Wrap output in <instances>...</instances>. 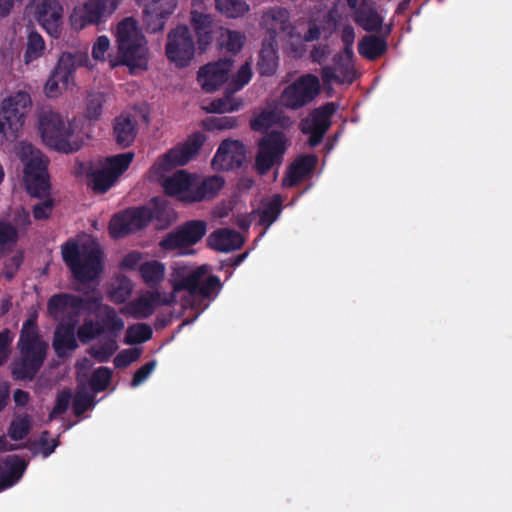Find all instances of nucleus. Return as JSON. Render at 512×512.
<instances>
[{
  "mask_svg": "<svg viewBox=\"0 0 512 512\" xmlns=\"http://www.w3.org/2000/svg\"><path fill=\"white\" fill-rule=\"evenodd\" d=\"M318 163V158L314 154L302 155L297 157L288 167L282 185L286 188L297 186L307 176L312 174Z\"/></svg>",
  "mask_w": 512,
  "mask_h": 512,
  "instance_id": "393cba45",
  "label": "nucleus"
},
{
  "mask_svg": "<svg viewBox=\"0 0 512 512\" xmlns=\"http://www.w3.org/2000/svg\"><path fill=\"white\" fill-rule=\"evenodd\" d=\"M190 174L187 170H178L171 176L166 177L162 182L164 193L180 201V197L183 196L185 189L190 184Z\"/></svg>",
  "mask_w": 512,
  "mask_h": 512,
  "instance_id": "c9c22d12",
  "label": "nucleus"
},
{
  "mask_svg": "<svg viewBox=\"0 0 512 512\" xmlns=\"http://www.w3.org/2000/svg\"><path fill=\"white\" fill-rule=\"evenodd\" d=\"M207 246L219 252H231L239 249L244 240L235 230L221 228L212 232L207 238Z\"/></svg>",
  "mask_w": 512,
  "mask_h": 512,
  "instance_id": "cd10ccee",
  "label": "nucleus"
},
{
  "mask_svg": "<svg viewBox=\"0 0 512 512\" xmlns=\"http://www.w3.org/2000/svg\"><path fill=\"white\" fill-rule=\"evenodd\" d=\"M153 221L157 230H165L172 224V217L166 205L153 198L151 205L130 207V234L141 231Z\"/></svg>",
  "mask_w": 512,
  "mask_h": 512,
  "instance_id": "ddd939ff",
  "label": "nucleus"
},
{
  "mask_svg": "<svg viewBox=\"0 0 512 512\" xmlns=\"http://www.w3.org/2000/svg\"><path fill=\"white\" fill-rule=\"evenodd\" d=\"M20 357L12 366V374L18 379H31L41 367L48 344L42 340L34 319L27 320L18 341Z\"/></svg>",
  "mask_w": 512,
  "mask_h": 512,
  "instance_id": "7ed1b4c3",
  "label": "nucleus"
},
{
  "mask_svg": "<svg viewBox=\"0 0 512 512\" xmlns=\"http://www.w3.org/2000/svg\"><path fill=\"white\" fill-rule=\"evenodd\" d=\"M190 23L197 36L199 49L205 51L213 40L214 19L211 14L192 10Z\"/></svg>",
  "mask_w": 512,
  "mask_h": 512,
  "instance_id": "c85d7f7f",
  "label": "nucleus"
},
{
  "mask_svg": "<svg viewBox=\"0 0 512 512\" xmlns=\"http://www.w3.org/2000/svg\"><path fill=\"white\" fill-rule=\"evenodd\" d=\"M286 138L283 132L273 130L258 143L255 157V169L260 175H266L274 165L281 164L286 152Z\"/></svg>",
  "mask_w": 512,
  "mask_h": 512,
  "instance_id": "9b49d317",
  "label": "nucleus"
},
{
  "mask_svg": "<svg viewBox=\"0 0 512 512\" xmlns=\"http://www.w3.org/2000/svg\"><path fill=\"white\" fill-rule=\"evenodd\" d=\"M79 131L76 117L52 109H44L38 114V135L42 143L53 150L62 153L79 150L83 144Z\"/></svg>",
  "mask_w": 512,
  "mask_h": 512,
  "instance_id": "f257e3e1",
  "label": "nucleus"
},
{
  "mask_svg": "<svg viewBox=\"0 0 512 512\" xmlns=\"http://www.w3.org/2000/svg\"><path fill=\"white\" fill-rule=\"evenodd\" d=\"M280 113L276 110H263L250 120V128L255 132H265L280 122Z\"/></svg>",
  "mask_w": 512,
  "mask_h": 512,
  "instance_id": "a19ab883",
  "label": "nucleus"
},
{
  "mask_svg": "<svg viewBox=\"0 0 512 512\" xmlns=\"http://www.w3.org/2000/svg\"><path fill=\"white\" fill-rule=\"evenodd\" d=\"M190 184L185 189L180 201L184 204H195L214 199L225 185V180L219 175L201 176L191 173Z\"/></svg>",
  "mask_w": 512,
  "mask_h": 512,
  "instance_id": "f3484780",
  "label": "nucleus"
},
{
  "mask_svg": "<svg viewBox=\"0 0 512 512\" xmlns=\"http://www.w3.org/2000/svg\"><path fill=\"white\" fill-rule=\"evenodd\" d=\"M18 239V232L13 225L0 222V254L10 249Z\"/></svg>",
  "mask_w": 512,
  "mask_h": 512,
  "instance_id": "3c124183",
  "label": "nucleus"
},
{
  "mask_svg": "<svg viewBox=\"0 0 512 512\" xmlns=\"http://www.w3.org/2000/svg\"><path fill=\"white\" fill-rule=\"evenodd\" d=\"M143 22L146 31L157 33L164 29L167 20L178 7L177 0H143Z\"/></svg>",
  "mask_w": 512,
  "mask_h": 512,
  "instance_id": "a211bd4d",
  "label": "nucleus"
},
{
  "mask_svg": "<svg viewBox=\"0 0 512 512\" xmlns=\"http://www.w3.org/2000/svg\"><path fill=\"white\" fill-rule=\"evenodd\" d=\"M246 160V147L239 140H224L219 145L212 166L216 170L231 171L240 168Z\"/></svg>",
  "mask_w": 512,
  "mask_h": 512,
  "instance_id": "412c9836",
  "label": "nucleus"
},
{
  "mask_svg": "<svg viewBox=\"0 0 512 512\" xmlns=\"http://www.w3.org/2000/svg\"><path fill=\"white\" fill-rule=\"evenodd\" d=\"M206 141V136L200 131L190 134L185 141L178 143L159 156L152 166L155 174L170 172L177 167L187 165L194 159Z\"/></svg>",
  "mask_w": 512,
  "mask_h": 512,
  "instance_id": "6e6552de",
  "label": "nucleus"
},
{
  "mask_svg": "<svg viewBox=\"0 0 512 512\" xmlns=\"http://www.w3.org/2000/svg\"><path fill=\"white\" fill-rule=\"evenodd\" d=\"M328 54V45H317L314 46L313 49L310 51L309 57L313 63L321 64L322 61L328 56Z\"/></svg>",
  "mask_w": 512,
  "mask_h": 512,
  "instance_id": "774afa93",
  "label": "nucleus"
},
{
  "mask_svg": "<svg viewBox=\"0 0 512 512\" xmlns=\"http://www.w3.org/2000/svg\"><path fill=\"white\" fill-rule=\"evenodd\" d=\"M109 233L114 239L123 238L128 233V212L123 210L115 214L109 223Z\"/></svg>",
  "mask_w": 512,
  "mask_h": 512,
  "instance_id": "49530a36",
  "label": "nucleus"
},
{
  "mask_svg": "<svg viewBox=\"0 0 512 512\" xmlns=\"http://www.w3.org/2000/svg\"><path fill=\"white\" fill-rule=\"evenodd\" d=\"M32 419L27 414L17 415L11 422L8 430L9 436L13 440L23 439L31 428Z\"/></svg>",
  "mask_w": 512,
  "mask_h": 512,
  "instance_id": "a18cd8bd",
  "label": "nucleus"
},
{
  "mask_svg": "<svg viewBox=\"0 0 512 512\" xmlns=\"http://www.w3.org/2000/svg\"><path fill=\"white\" fill-rule=\"evenodd\" d=\"M104 96L100 92H92L87 97L85 117L89 120H98L102 113Z\"/></svg>",
  "mask_w": 512,
  "mask_h": 512,
  "instance_id": "603ef678",
  "label": "nucleus"
},
{
  "mask_svg": "<svg viewBox=\"0 0 512 512\" xmlns=\"http://www.w3.org/2000/svg\"><path fill=\"white\" fill-rule=\"evenodd\" d=\"M101 249L94 239H87L80 245L67 242L62 246V256L74 277L80 282L92 281L102 270Z\"/></svg>",
  "mask_w": 512,
  "mask_h": 512,
  "instance_id": "39448f33",
  "label": "nucleus"
},
{
  "mask_svg": "<svg viewBox=\"0 0 512 512\" xmlns=\"http://www.w3.org/2000/svg\"><path fill=\"white\" fill-rule=\"evenodd\" d=\"M210 270L207 264L190 269L186 265L176 264L172 267L169 282L172 286L173 294L177 297V293L187 291L191 297H201L210 299L218 294L222 284L220 278L216 275L205 277Z\"/></svg>",
  "mask_w": 512,
  "mask_h": 512,
  "instance_id": "f03ea898",
  "label": "nucleus"
},
{
  "mask_svg": "<svg viewBox=\"0 0 512 512\" xmlns=\"http://www.w3.org/2000/svg\"><path fill=\"white\" fill-rule=\"evenodd\" d=\"M14 153L24 165V183L29 194L40 197L49 189L47 160L40 150L27 141L14 146Z\"/></svg>",
  "mask_w": 512,
  "mask_h": 512,
  "instance_id": "423d86ee",
  "label": "nucleus"
},
{
  "mask_svg": "<svg viewBox=\"0 0 512 512\" xmlns=\"http://www.w3.org/2000/svg\"><path fill=\"white\" fill-rule=\"evenodd\" d=\"M82 309V301L68 294L52 296L48 301V312L56 320L79 314Z\"/></svg>",
  "mask_w": 512,
  "mask_h": 512,
  "instance_id": "a878e982",
  "label": "nucleus"
},
{
  "mask_svg": "<svg viewBox=\"0 0 512 512\" xmlns=\"http://www.w3.org/2000/svg\"><path fill=\"white\" fill-rule=\"evenodd\" d=\"M26 462L16 455L7 456L0 462V491L19 481L26 469Z\"/></svg>",
  "mask_w": 512,
  "mask_h": 512,
  "instance_id": "473e14b6",
  "label": "nucleus"
},
{
  "mask_svg": "<svg viewBox=\"0 0 512 512\" xmlns=\"http://www.w3.org/2000/svg\"><path fill=\"white\" fill-rule=\"evenodd\" d=\"M207 232L205 220H188L167 233L159 242L164 251L189 248L202 240Z\"/></svg>",
  "mask_w": 512,
  "mask_h": 512,
  "instance_id": "f8f14e48",
  "label": "nucleus"
},
{
  "mask_svg": "<svg viewBox=\"0 0 512 512\" xmlns=\"http://www.w3.org/2000/svg\"><path fill=\"white\" fill-rule=\"evenodd\" d=\"M219 12L229 18H238L249 11V5L245 0H215Z\"/></svg>",
  "mask_w": 512,
  "mask_h": 512,
  "instance_id": "79ce46f5",
  "label": "nucleus"
},
{
  "mask_svg": "<svg viewBox=\"0 0 512 512\" xmlns=\"http://www.w3.org/2000/svg\"><path fill=\"white\" fill-rule=\"evenodd\" d=\"M110 380V371L105 367L98 368L91 378V388L94 391H102L104 390Z\"/></svg>",
  "mask_w": 512,
  "mask_h": 512,
  "instance_id": "e2e57ef3",
  "label": "nucleus"
},
{
  "mask_svg": "<svg viewBox=\"0 0 512 512\" xmlns=\"http://www.w3.org/2000/svg\"><path fill=\"white\" fill-rule=\"evenodd\" d=\"M46 50L43 37L36 31H30L27 36L26 50L23 61L26 65L42 57Z\"/></svg>",
  "mask_w": 512,
  "mask_h": 512,
  "instance_id": "58836bf2",
  "label": "nucleus"
},
{
  "mask_svg": "<svg viewBox=\"0 0 512 512\" xmlns=\"http://www.w3.org/2000/svg\"><path fill=\"white\" fill-rule=\"evenodd\" d=\"M355 21L367 32H378L383 25V18L373 8H360L355 13Z\"/></svg>",
  "mask_w": 512,
  "mask_h": 512,
  "instance_id": "4c0bfd02",
  "label": "nucleus"
},
{
  "mask_svg": "<svg viewBox=\"0 0 512 512\" xmlns=\"http://www.w3.org/2000/svg\"><path fill=\"white\" fill-rule=\"evenodd\" d=\"M177 297L173 294L161 293L158 290L147 291L134 301H130V316L143 319L151 316L158 306H173Z\"/></svg>",
  "mask_w": 512,
  "mask_h": 512,
  "instance_id": "5701e85b",
  "label": "nucleus"
},
{
  "mask_svg": "<svg viewBox=\"0 0 512 512\" xmlns=\"http://www.w3.org/2000/svg\"><path fill=\"white\" fill-rule=\"evenodd\" d=\"M283 209L281 195L275 194L271 199L262 204V208L256 212L259 214V224L265 228L270 227L279 217Z\"/></svg>",
  "mask_w": 512,
  "mask_h": 512,
  "instance_id": "e433bc0d",
  "label": "nucleus"
},
{
  "mask_svg": "<svg viewBox=\"0 0 512 512\" xmlns=\"http://www.w3.org/2000/svg\"><path fill=\"white\" fill-rule=\"evenodd\" d=\"M243 105L242 100L226 94L222 98L212 100L208 105H203L202 109L207 113L224 114L238 111Z\"/></svg>",
  "mask_w": 512,
  "mask_h": 512,
  "instance_id": "ea45409f",
  "label": "nucleus"
},
{
  "mask_svg": "<svg viewBox=\"0 0 512 512\" xmlns=\"http://www.w3.org/2000/svg\"><path fill=\"white\" fill-rule=\"evenodd\" d=\"M233 63L234 59L232 57H225L202 66L197 75V80L202 89L211 93L221 87L228 80Z\"/></svg>",
  "mask_w": 512,
  "mask_h": 512,
  "instance_id": "aec40b11",
  "label": "nucleus"
},
{
  "mask_svg": "<svg viewBox=\"0 0 512 512\" xmlns=\"http://www.w3.org/2000/svg\"><path fill=\"white\" fill-rule=\"evenodd\" d=\"M111 68L128 64V18L118 23L115 30V50L109 54Z\"/></svg>",
  "mask_w": 512,
  "mask_h": 512,
  "instance_id": "2f4dec72",
  "label": "nucleus"
},
{
  "mask_svg": "<svg viewBox=\"0 0 512 512\" xmlns=\"http://www.w3.org/2000/svg\"><path fill=\"white\" fill-rule=\"evenodd\" d=\"M264 20L271 33L270 38L274 37L276 40V36L280 34L286 39H293L299 36L291 22L290 12L286 8L276 6L269 9L264 15Z\"/></svg>",
  "mask_w": 512,
  "mask_h": 512,
  "instance_id": "b1692460",
  "label": "nucleus"
},
{
  "mask_svg": "<svg viewBox=\"0 0 512 512\" xmlns=\"http://www.w3.org/2000/svg\"><path fill=\"white\" fill-rule=\"evenodd\" d=\"M221 46L233 55H236L241 51L244 42L245 35L238 31L227 30L225 35H222Z\"/></svg>",
  "mask_w": 512,
  "mask_h": 512,
  "instance_id": "de8ad7c7",
  "label": "nucleus"
},
{
  "mask_svg": "<svg viewBox=\"0 0 512 512\" xmlns=\"http://www.w3.org/2000/svg\"><path fill=\"white\" fill-rule=\"evenodd\" d=\"M13 341V334L5 329L0 332V366H2L10 355V345Z\"/></svg>",
  "mask_w": 512,
  "mask_h": 512,
  "instance_id": "69168bd1",
  "label": "nucleus"
},
{
  "mask_svg": "<svg viewBox=\"0 0 512 512\" xmlns=\"http://www.w3.org/2000/svg\"><path fill=\"white\" fill-rule=\"evenodd\" d=\"M357 48L360 56L369 61H375L387 52L388 43L384 37L370 34L360 39Z\"/></svg>",
  "mask_w": 512,
  "mask_h": 512,
  "instance_id": "f704fd0d",
  "label": "nucleus"
},
{
  "mask_svg": "<svg viewBox=\"0 0 512 512\" xmlns=\"http://www.w3.org/2000/svg\"><path fill=\"white\" fill-rule=\"evenodd\" d=\"M320 89L318 77L305 74L283 89L280 102L287 109L298 110L311 103L319 95Z\"/></svg>",
  "mask_w": 512,
  "mask_h": 512,
  "instance_id": "9d476101",
  "label": "nucleus"
},
{
  "mask_svg": "<svg viewBox=\"0 0 512 512\" xmlns=\"http://www.w3.org/2000/svg\"><path fill=\"white\" fill-rule=\"evenodd\" d=\"M70 398L71 394L69 391H62L61 393L58 394L56 405L54 406L49 415V420H52L66 412L70 404Z\"/></svg>",
  "mask_w": 512,
  "mask_h": 512,
  "instance_id": "0e129e2a",
  "label": "nucleus"
},
{
  "mask_svg": "<svg viewBox=\"0 0 512 512\" xmlns=\"http://www.w3.org/2000/svg\"><path fill=\"white\" fill-rule=\"evenodd\" d=\"M132 111L133 114L130 113V143L137 134L136 126L138 123L142 122L145 126H147L150 122L147 105H135L133 106Z\"/></svg>",
  "mask_w": 512,
  "mask_h": 512,
  "instance_id": "8fccbe9b",
  "label": "nucleus"
},
{
  "mask_svg": "<svg viewBox=\"0 0 512 512\" xmlns=\"http://www.w3.org/2000/svg\"><path fill=\"white\" fill-rule=\"evenodd\" d=\"M336 109L337 106L334 102H327L314 109L308 117L301 121L300 129L327 133L331 126V117Z\"/></svg>",
  "mask_w": 512,
  "mask_h": 512,
  "instance_id": "bb28decb",
  "label": "nucleus"
},
{
  "mask_svg": "<svg viewBox=\"0 0 512 512\" xmlns=\"http://www.w3.org/2000/svg\"><path fill=\"white\" fill-rule=\"evenodd\" d=\"M117 7V0H85L73 9L70 15L71 26L75 30H82L88 25H97L112 15Z\"/></svg>",
  "mask_w": 512,
  "mask_h": 512,
  "instance_id": "4468645a",
  "label": "nucleus"
},
{
  "mask_svg": "<svg viewBox=\"0 0 512 512\" xmlns=\"http://www.w3.org/2000/svg\"><path fill=\"white\" fill-rule=\"evenodd\" d=\"M334 67L341 75L342 83L352 84L356 79L354 64L344 58L341 53H336L333 57Z\"/></svg>",
  "mask_w": 512,
  "mask_h": 512,
  "instance_id": "37998d69",
  "label": "nucleus"
},
{
  "mask_svg": "<svg viewBox=\"0 0 512 512\" xmlns=\"http://www.w3.org/2000/svg\"><path fill=\"white\" fill-rule=\"evenodd\" d=\"M34 16L52 37L60 35L63 23V7L57 0H39L34 3Z\"/></svg>",
  "mask_w": 512,
  "mask_h": 512,
  "instance_id": "4be33fe9",
  "label": "nucleus"
},
{
  "mask_svg": "<svg viewBox=\"0 0 512 512\" xmlns=\"http://www.w3.org/2000/svg\"><path fill=\"white\" fill-rule=\"evenodd\" d=\"M279 63L278 43L273 38L265 39L259 51L257 71L261 76H272L276 73Z\"/></svg>",
  "mask_w": 512,
  "mask_h": 512,
  "instance_id": "7c9ffc66",
  "label": "nucleus"
},
{
  "mask_svg": "<svg viewBox=\"0 0 512 512\" xmlns=\"http://www.w3.org/2000/svg\"><path fill=\"white\" fill-rule=\"evenodd\" d=\"M82 57V55L71 53H63L60 56L56 67L44 86L46 96L50 98L58 97L74 86L73 72Z\"/></svg>",
  "mask_w": 512,
  "mask_h": 512,
  "instance_id": "dca6fc26",
  "label": "nucleus"
},
{
  "mask_svg": "<svg viewBox=\"0 0 512 512\" xmlns=\"http://www.w3.org/2000/svg\"><path fill=\"white\" fill-rule=\"evenodd\" d=\"M52 346L58 357L69 356L77 349L75 338V323H60L54 333Z\"/></svg>",
  "mask_w": 512,
  "mask_h": 512,
  "instance_id": "c756f323",
  "label": "nucleus"
},
{
  "mask_svg": "<svg viewBox=\"0 0 512 512\" xmlns=\"http://www.w3.org/2000/svg\"><path fill=\"white\" fill-rule=\"evenodd\" d=\"M138 272L144 284L152 289L151 291H154L163 282L166 267L164 263L158 260H148L138 266Z\"/></svg>",
  "mask_w": 512,
  "mask_h": 512,
  "instance_id": "72a5a7b5",
  "label": "nucleus"
},
{
  "mask_svg": "<svg viewBox=\"0 0 512 512\" xmlns=\"http://www.w3.org/2000/svg\"><path fill=\"white\" fill-rule=\"evenodd\" d=\"M101 326L98 322L85 321L78 329V337L81 342L86 343L100 333Z\"/></svg>",
  "mask_w": 512,
  "mask_h": 512,
  "instance_id": "052dcab7",
  "label": "nucleus"
},
{
  "mask_svg": "<svg viewBox=\"0 0 512 512\" xmlns=\"http://www.w3.org/2000/svg\"><path fill=\"white\" fill-rule=\"evenodd\" d=\"M110 48V40L107 36H99L92 46V57L94 60L104 62L106 60V53Z\"/></svg>",
  "mask_w": 512,
  "mask_h": 512,
  "instance_id": "680f3d73",
  "label": "nucleus"
},
{
  "mask_svg": "<svg viewBox=\"0 0 512 512\" xmlns=\"http://www.w3.org/2000/svg\"><path fill=\"white\" fill-rule=\"evenodd\" d=\"M57 446V440L49 439L48 433L44 432L39 440L33 444V453L35 455H41L42 457L46 458L54 452Z\"/></svg>",
  "mask_w": 512,
  "mask_h": 512,
  "instance_id": "6e6d98bb",
  "label": "nucleus"
},
{
  "mask_svg": "<svg viewBox=\"0 0 512 512\" xmlns=\"http://www.w3.org/2000/svg\"><path fill=\"white\" fill-rule=\"evenodd\" d=\"M165 53L169 61L177 67H187L195 54V44L190 30L185 25H178L167 35Z\"/></svg>",
  "mask_w": 512,
  "mask_h": 512,
  "instance_id": "2eb2a0df",
  "label": "nucleus"
},
{
  "mask_svg": "<svg viewBox=\"0 0 512 512\" xmlns=\"http://www.w3.org/2000/svg\"><path fill=\"white\" fill-rule=\"evenodd\" d=\"M152 328L146 323L130 325V345L141 344L152 338Z\"/></svg>",
  "mask_w": 512,
  "mask_h": 512,
  "instance_id": "5fc2aeb1",
  "label": "nucleus"
},
{
  "mask_svg": "<svg viewBox=\"0 0 512 512\" xmlns=\"http://www.w3.org/2000/svg\"><path fill=\"white\" fill-rule=\"evenodd\" d=\"M117 348L118 345L116 341L112 338H109L106 341H102L99 344L94 345L90 349V353L98 362H104L107 361L115 353Z\"/></svg>",
  "mask_w": 512,
  "mask_h": 512,
  "instance_id": "09e8293b",
  "label": "nucleus"
},
{
  "mask_svg": "<svg viewBox=\"0 0 512 512\" xmlns=\"http://www.w3.org/2000/svg\"><path fill=\"white\" fill-rule=\"evenodd\" d=\"M252 78V69L248 62L243 64L229 83L230 93L241 90Z\"/></svg>",
  "mask_w": 512,
  "mask_h": 512,
  "instance_id": "864d4df0",
  "label": "nucleus"
},
{
  "mask_svg": "<svg viewBox=\"0 0 512 512\" xmlns=\"http://www.w3.org/2000/svg\"><path fill=\"white\" fill-rule=\"evenodd\" d=\"M110 297L114 302L124 303L128 298V281L125 276L117 278L111 285Z\"/></svg>",
  "mask_w": 512,
  "mask_h": 512,
  "instance_id": "4d7b16f0",
  "label": "nucleus"
},
{
  "mask_svg": "<svg viewBox=\"0 0 512 512\" xmlns=\"http://www.w3.org/2000/svg\"><path fill=\"white\" fill-rule=\"evenodd\" d=\"M202 127L207 131L228 130L238 126V120L234 116H211L201 122Z\"/></svg>",
  "mask_w": 512,
  "mask_h": 512,
  "instance_id": "c03bdc74",
  "label": "nucleus"
},
{
  "mask_svg": "<svg viewBox=\"0 0 512 512\" xmlns=\"http://www.w3.org/2000/svg\"><path fill=\"white\" fill-rule=\"evenodd\" d=\"M32 107L31 96L18 91L0 103V142L13 141L21 132Z\"/></svg>",
  "mask_w": 512,
  "mask_h": 512,
  "instance_id": "0eeeda50",
  "label": "nucleus"
},
{
  "mask_svg": "<svg viewBox=\"0 0 512 512\" xmlns=\"http://www.w3.org/2000/svg\"><path fill=\"white\" fill-rule=\"evenodd\" d=\"M53 201L45 199L33 205V216L36 220H44L50 217L53 209Z\"/></svg>",
  "mask_w": 512,
  "mask_h": 512,
  "instance_id": "338daca9",
  "label": "nucleus"
},
{
  "mask_svg": "<svg viewBox=\"0 0 512 512\" xmlns=\"http://www.w3.org/2000/svg\"><path fill=\"white\" fill-rule=\"evenodd\" d=\"M206 141V136L200 131L190 134L185 141L178 143L159 156L152 166L155 174L170 172L177 167L187 165L194 159Z\"/></svg>",
  "mask_w": 512,
  "mask_h": 512,
  "instance_id": "1a4fd4ad",
  "label": "nucleus"
},
{
  "mask_svg": "<svg viewBox=\"0 0 512 512\" xmlns=\"http://www.w3.org/2000/svg\"><path fill=\"white\" fill-rule=\"evenodd\" d=\"M128 116L121 115L115 119L114 123V136L116 142L122 146L126 147L128 144Z\"/></svg>",
  "mask_w": 512,
  "mask_h": 512,
  "instance_id": "bf43d9fd",
  "label": "nucleus"
},
{
  "mask_svg": "<svg viewBox=\"0 0 512 512\" xmlns=\"http://www.w3.org/2000/svg\"><path fill=\"white\" fill-rule=\"evenodd\" d=\"M128 168V154L123 153L96 161L78 162L74 167L76 176L85 177L87 186L103 194L115 185Z\"/></svg>",
  "mask_w": 512,
  "mask_h": 512,
  "instance_id": "20e7f679",
  "label": "nucleus"
},
{
  "mask_svg": "<svg viewBox=\"0 0 512 512\" xmlns=\"http://www.w3.org/2000/svg\"><path fill=\"white\" fill-rule=\"evenodd\" d=\"M148 41L138 21L130 17V75L140 74L148 69Z\"/></svg>",
  "mask_w": 512,
  "mask_h": 512,
  "instance_id": "6ab92c4d",
  "label": "nucleus"
},
{
  "mask_svg": "<svg viewBox=\"0 0 512 512\" xmlns=\"http://www.w3.org/2000/svg\"><path fill=\"white\" fill-rule=\"evenodd\" d=\"M156 366L157 360L152 359L137 369L133 374L132 380L130 381V386L137 387L143 384L153 373Z\"/></svg>",
  "mask_w": 512,
  "mask_h": 512,
  "instance_id": "13d9d810",
  "label": "nucleus"
}]
</instances>
